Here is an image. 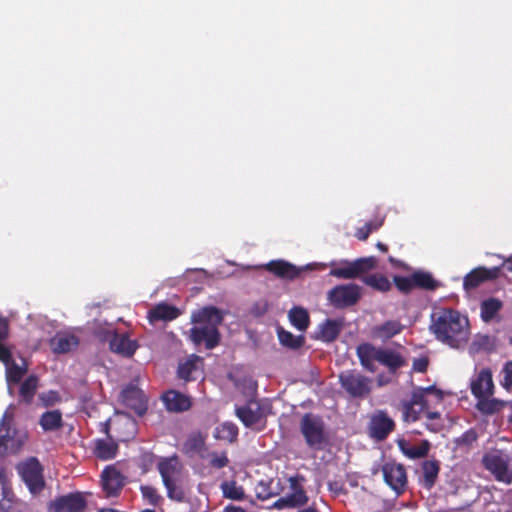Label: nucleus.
I'll return each instance as SVG.
<instances>
[{"mask_svg": "<svg viewBox=\"0 0 512 512\" xmlns=\"http://www.w3.org/2000/svg\"><path fill=\"white\" fill-rule=\"evenodd\" d=\"M165 408L170 412H184L192 405L191 398L176 390H168L162 396Z\"/></svg>", "mask_w": 512, "mask_h": 512, "instance_id": "obj_26", "label": "nucleus"}, {"mask_svg": "<svg viewBox=\"0 0 512 512\" xmlns=\"http://www.w3.org/2000/svg\"><path fill=\"white\" fill-rule=\"evenodd\" d=\"M39 386V378L36 375H29L21 384L19 389L20 400L26 405L33 402Z\"/></svg>", "mask_w": 512, "mask_h": 512, "instance_id": "obj_37", "label": "nucleus"}, {"mask_svg": "<svg viewBox=\"0 0 512 512\" xmlns=\"http://www.w3.org/2000/svg\"><path fill=\"white\" fill-rule=\"evenodd\" d=\"M270 408L269 404L250 399L245 405L237 406L235 414L245 427L262 431L266 427Z\"/></svg>", "mask_w": 512, "mask_h": 512, "instance_id": "obj_6", "label": "nucleus"}, {"mask_svg": "<svg viewBox=\"0 0 512 512\" xmlns=\"http://www.w3.org/2000/svg\"><path fill=\"white\" fill-rule=\"evenodd\" d=\"M379 364L386 367L390 374H396L399 369L407 366L408 363L400 351L381 347Z\"/></svg>", "mask_w": 512, "mask_h": 512, "instance_id": "obj_24", "label": "nucleus"}, {"mask_svg": "<svg viewBox=\"0 0 512 512\" xmlns=\"http://www.w3.org/2000/svg\"><path fill=\"white\" fill-rule=\"evenodd\" d=\"M126 477L114 466L109 465L101 473L102 489L106 497H118L125 486Z\"/></svg>", "mask_w": 512, "mask_h": 512, "instance_id": "obj_15", "label": "nucleus"}, {"mask_svg": "<svg viewBox=\"0 0 512 512\" xmlns=\"http://www.w3.org/2000/svg\"><path fill=\"white\" fill-rule=\"evenodd\" d=\"M500 275L499 267L486 268L479 266L471 270L463 279V288L469 292L487 281L494 280Z\"/></svg>", "mask_w": 512, "mask_h": 512, "instance_id": "obj_17", "label": "nucleus"}, {"mask_svg": "<svg viewBox=\"0 0 512 512\" xmlns=\"http://www.w3.org/2000/svg\"><path fill=\"white\" fill-rule=\"evenodd\" d=\"M361 297V288L356 284H341L333 287L327 294L329 303L343 309L355 305Z\"/></svg>", "mask_w": 512, "mask_h": 512, "instance_id": "obj_11", "label": "nucleus"}, {"mask_svg": "<svg viewBox=\"0 0 512 512\" xmlns=\"http://www.w3.org/2000/svg\"><path fill=\"white\" fill-rule=\"evenodd\" d=\"M203 359L195 354L190 355L185 361L180 362L177 369V375L185 382L194 381L200 371Z\"/></svg>", "mask_w": 512, "mask_h": 512, "instance_id": "obj_28", "label": "nucleus"}, {"mask_svg": "<svg viewBox=\"0 0 512 512\" xmlns=\"http://www.w3.org/2000/svg\"><path fill=\"white\" fill-rule=\"evenodd\" d=\"M223 497L226 499L241 501L245 498V491L235 480L224 481L220 485Z\"/></svg>", "mask_w": 512, "mask_h": 512, "instance_id": "obj_41", "label": "nucleus"}, {"mask_svg": "<svg viewBox=\"0 0 512 512\" xmlns=\"http://www.w3.org/2000/svg\"><path fill=\"white\" fill-rule=\"evenodd\" d=\"M205 448V439L200 433L191 434L183 445L186 454H198Z\"/></svg>", "mask_w": 512, "mask_h": 512, "instance_id": "obj_45", "label": "nucleus"}, {"mask_svg": "<svg viewBox=\"0 0 512 512\" xmlns=\"http://www.w3.org/2000/svg\"><path fill=\"white\" fill-rule=\"evenodd\" d=\"M424 414H425L427 420H429V421L440 419V413L437 411H431V408L426 410Z\"/></svg>", "mask_w": 512, "mask_h": 512, "instance_id": "obj_59", "label": "nucleus"}, {"mask_svg": "<svg viewBox=\"0 0 512 512\" xmlns=\"http://www.w3.org/2000/svg\"><path fill=\"white\" fill-rule=\"evenodd\" d=\"M400 451L409 459H421L428 455L431 449V443L428 440H422L420 444L414 445L409 441L401 439L397 442Z\"/></svg>", "mask_w": 512, "mask_h": 512, "instance_id": "obj_31", "label": "nucleus"}, {"mask_svg": "<svg viewBox=\"0 0 512 512\" xmlns=\"http://www.w3.org/2000/svg\"><path fill=\"white\" fill-rule=\"evenodd\" d=\"M23 482L33 495L39 494L45 487L43 467L37 458H30L18 466Z\"/></svg>", "mask_w": 512, "mask_h": 512, "instance_id": "obj_10", "label": "nucleus"}, {"mask_svg": "<svg viewBox=\"0 0 512 512\" xmlns=\"http://www.w3.org/2000/svg\"><path fill=\"white\" fill-rule=\"evenodd\" d=\"M278 339L280 343L290 349L296 350L302 347L305 343L303 335L295 336L291 332L286 331L282 327L277 329Z\"/></svg>", "mask_w": 512, "mask_h": 512, "instance_id": "obj_42", "label": "nucleus"}, {"mask_svg": "<svg viewBox=\"0 0 512 512\" xmlns=\"http://www.w3.org/2000/svg\"><path fill=\"white\" fill-rule=\"evenodd\" d=\"M274 479L260 480L256 487V497L260 500H268L276 495L278 491L272 487Z\"/></svg>", "mask_w": 512, "mask_h": 512, "instance_id": "obj_46", "label": "nucleus"}, {"mask_svg": "<svg viewBox=\"0 0 512 512\" xmlns=\"http://www.w3.org/2000/svg\"><path fill=\"white\" fill-rule=\"evenodd\" d=\"M502 373H503L502 385L505 388L512 387V360H510L504 364Z\"/></svg>", "mask_w": 512, "mask_h": 512, "instance_id": "obj_53", "label": "nucleus"}, {"mask_svg": "<svg viewBox=\"0 0 512 512\" xmlns=\"http://www.w3.org/2000/svg\"><path fill=\"white\" fill-rule=\"evenodd\" d=\"M140 491L147 504L153 507H158L162 504L163 497L160 495L157 488L151 485H141Z\"/></svg>", "mask_w": 512, "mask_h": 512, "instance_id": "obj_47", "label": "nucleus"}, {"mask_svg": "<svg viewBox=\"0 0 512 512\" xmlns=\"http://www.w3.org/2000/svg\"><path fill=\"white\" fill-rule=\"evenodd\" d=\"M477 399L476 408L483 414L491 415L499 412L504 406L505 402L491 398V396L475 397Z\"/></svg>", "mask_w": 512, "mask_h": 512, "instance_id": "obj_40", "label": "nucleus"}, {"mask_svg": "<svg viewBox=\"0 0 512 512\" xmlns=\"http://www.w3.org/2000/svg\"><path fill=\"white\" fill-rule=\"evenodd\" d=\"M157 469L167 490V497L171 500L182 502L185 498V493L179 485L183 470V465L179 458L176 455L163 458L158 462Z\"/></svg>", "mask_w": 512, "mask_h": 512, "instance_id": "obj_4", "label": "nucleus"}, {"mask_svg": "<svg viewBox=\"0 0 512 512\" xmlns=\"http://www.w3.org/2000/svg\"><path fill=\"white\" fill-rule=\"evenodd\" d=\"M12 415L4 413L0 422V446H7L8 441L13 438L11 435Z\"/></svg>", "mask_w": 512, "mask_h": 512, "instance_id": "obj_48", "label": "nucleus"}, {"mask_svg": "<svg viewBox=\"0 0 512 512\" xmlns=\"http://www.w3.org/2000/svg\"><path fill=\"white\" fill-rule=\"evenodd\" d=\"M180 315L177 307L167 303L157 304L149 311V320L154 323L156 321H172Z\"/></svg>", "mask_w": 512, "mask_h": 512, "instance_id": "obj_33", "label": "nucleus"}, {"mask_svg": "<svg viewBox=\"0 0 512 512\" xmlns=\"http://www.w3.org/2000/svg\"><path fill=\"white\" fill-rule=\"evenodd\" d=\"M0 362L5 365V378L9 385L19 384L28 371V365L17 364L12 358V350L9 346H0Z\"/></svg>", "mask_w": 512, "mask_h": 512, "instance_id": "obj_14", "label": "nucleus"}, {"mask_svg": "<svg viewBox=\"0 0 512 512\" xmlns=\"http://www.w3.org/2000/svg\"><path fill=\"white\" fill-rule=\"evenodd\" d=\"M104 431H105V433L108 434V431H109V423L108 422L104 423Z\"/></svg>", "mask_w": 512, "mask_h": 512, "instance_id": "obj_63", "label": "nucleus"}, {"mask_svg": "<svg viewBox=\"0 0 512 512\" xmlns=\"http://www.w3.org/2000/svg\"><path fill=\"white\" fill-rule=\"evenodd\" d=\"M291 324L299 331H305L310 324L308 311L300 306L293 307L288 314Z\"/></svg>", "mask_w": 512, "mask_h": 512, "instance_id": "obj_38", "label": "nucleus"}, {"mask_svg": "<svg viewBox=\"0 0 512 512\" xmlns=\"http://www.w3.org/2000/svg\"><path fill=\"white\" fill-rule=\"evenodd\" d=\"M80 340L77 336L67 332H57L53 336L49 345L54 354H66L75 350L79 346Z\"/></svg>", "mask_w": 512, "mask_h": 512, "instance_id": "obj_23", "label": "nucleus"}, {"mask_svg": "<svg viewBox=\"0 0 512 512\" xmlns=\"http://www.w3.org/2000/svg\"><path fill=\"white\" fill-rule=\"evenodd\" d=\"M482 465L498 482L512 484V458L503 450H491L482 457Z\"/></svg>", "mask_w": 512, "mask_h": 512, "instance_id": "obj_5", "label": "nucleus"}, {"mask_svg": "<svg viewBox=\"0 0 512 512\" xmlns=\"http://www.w3.org/2000/svg\"><path fill=\"white\" fill-rule=\"evenodd\" d=\"M299 479L303 480V477H290V488L292 493L280 497L275 503L274 507L277 509L284 508H296L305 505L308 502V497L303 487L299 483Z\"/></svg>", "mask_w": 512, "mask_h": 512, "instance_id": "obj_16", "label": "nucleus"}, {"mask_svg": "<svg viewBox=\"0 0 512 512\" xmlns=\"http://www.w3.org/2000/svg\"><path fill=\"white\" fill-rule=\"evenodd\" d=\"M86 507V499L80 492L59 496L51 504L54 512H84Z\"/></svg>", "mask_w": 512, "mask_h": 512, "instance_id": "obj_18", "label": "nucleus"}, {"mask_svg": "<svg viewBox=\"0 0 512 512\" xmlns=\"http://www.w3.org/2000/svg\"><path fill=\"white\" fill-rule=\"evenodd\" d=\"M238 436V427L232 422H224L216 427L214 437L219 440H225L229 443L236 441Z\"/></svg>", "mask_w": 512, "mask_h": 512, "instance_id": "obj_43", "label": "nucleus"}, {"mask_svg": "<svg viewBox=\"0 0 512 512\" xmlns=\"http://www.w3.org/2000/svg\"><path fill=\"white\" fill-rule=\"evenodd\" d=\"M265 269L281 279L293 280L300 275L301 270L284 260H272Z\"/></svg>", "mask_w": 512, "mask_h": 512, "instance_id": "obj_27", "label": "nucleus"}, {"mask_svg": "<svg viewBox=\"0 0 512 512\" xmlns=\"http://www.w3.org/2000/svg\"><path fill=\"white\" fill-rule=\"evenodd\" d=\"M412 280L415 288H420L427 291H434L440 283L435 280L431 273L424 271H417L412 274Z\"/></svg>", "mask_w": 512, "mask_h": 512, "instance_id": "obj_39", "label": "nucleus"}, {"mask_svg": "<svg viewBox=\"0 0 512 512\" xmlns=\"http://www.w3.org/2000/svg\"><path fill=\"white\" fill-rule=\"evenodd\" d=\"M427 428L433 432H436L439 430L440 425L434 426L433 424H427Z\"/></svg>", "mask_w": 512, "mask_h": 512, "instance_id": "obj_61", "label": "nucleus"}, {"mask_svg": "<svg viewBox=\"0 0 512 512\" xmlns=\"http://www.w3.org/2000/svg\"><path fill=\"white\" fill-rule=\"evenodd\" d=\"M478 438L477 433L473 430H467L464 432L458 439L457 444L458 445H466L470 446L472 443H474Z\"/></svg>", "mask_w": 512, "mask_h": 512, "instance_id": "obj_52", "label": "nucleus"}, {"mask_svg": "<svg viewBox=\"0 0 512 512\" xmlns=\"http://www.w3.org/2000/svg\"><path fill=\"white\" fill-rule=\"evenodd\" d=\"M503 308V302L495 297H490L480 303V317L483 322L490 323Z\"/></svg>", "mask_w": 512, "mask_h": 512, "instance_id": "obj_35", "label": "nucleus"}, {"mask_svg": "<svg viewBox=\"0 0 512 512\" xmlns=\"http://www.w3.org/2000/svg\"><path fill=\"white\" fill-rule=\"evenodd\" d=\"M41 428L47 431H56L63 427V417L60 410H50L44 412L39 419Z\"/></svg>", "mask_w": 512, "mask_h": 512, "instance_id": "obj_36", "label": "nucleus"}, {"mask_svg": "<svg viewBox=\"0 0 512 512\" xmlns=\"http://www.w3.org/2000/svg\"><path fill=\"white\" fill-rule=\"evenodd\" d=\"M344 327V319H326L319 324L318 330L315 334V339L321 340L326 343L335 341L340 335Z\"/></svg>", "mask_w": 512, "mask_h": 512, "instance_id": "obj_25", "label": "nucleus"}, {"mask_svg": "<svg viewBox=\"0 0 512 512\" xmlns=\"http://www.w3.org/2000/svg\"><path fill=\"white\" fill-rule=\"evenodd\" d=\"M428 365H429L428 358L427 357H420V358L414 359L412 368L416 372L423 373V372H426V370L428 368Z\"/></svg>", "mask_w": 512, "mask_h": 512, "instance_id": "obj_55", "label": "nucleus"}, {"mask_svg": "<svg viewBox=\"0 0 512 512\" xmlns=\"http://www.w3.org/2000/svg\"><path fill=\"white\" fill-rule=\"evenodd\" d=\"M429 329L436 340L453 349L463 348L471 333L468 317L452 308H441L434 312Z\"/></svg>", "mask_w": 512, "mask_h": 512, "instance_id": "obj_1", "label": "nucleus"}, {"mask_svg": "<svg viewBox=\"0 0 512 512\" xmlns=\"http://www.w3.org/2000/svg\"><path fill=\"white\" fill-rule=\"evenodd\" d=\"M377 266L374 256L358 258L354 261H344L342 266L330 270L329 275L339 279H355Z\"/></svg>", "mask_w": 512, "mask_h": 512, "instance_id": "obj_9", "label": "nucleus"}, {"mask_svg": "<svg viewBox=\"0 0 512 512\" xmlns=\"http://www.w3.org/2000/svg\"><path fill=\"white\" fill-rule=\"evenodd\" d=\"M383 222H384L383 219H375V220L368 221L367 223H365V225H366V227L369 228L370 233H373V232L377 231L383 225Z\"/></svg>", "mask_w": 512, "mask_h": 512, "instance_id": "obj_57", "label": "nucleus"}, {"mask_svg": "<svg viewBox=\"0 0 512 512\" xmlns=\"http://www.w3.org/2000/svg\"><path fill=\"white\" fill-rule=\"evenodd\" d=\"M223 312L214 306H205L191 315L194 326L189 330V340L195 345L204 344L207 350L216 348L221 341L219 325L223 322Z\"/></svg>", "mask_w": 512, "mask_h": 512, "instance_id": "obj_2", "label": "nucleus"}, {"mask_svg": "<svg viewBox=\"0 0 512 512\" xmlns=\"http://www.w3.org/2000/svg\"><path fill=\"white\" fill-rule=\"evenodd\" d=\"M381 347H376L371 343L359 344L356 348V355L359 359L362 368L370 373H375L377 366L375 362L379 363Z\"/></svg>", "mask_w": 512, "mask_h": 512, "instance_id": "obj_22", "label": "nucleus"}, {"mask_svg": "<svg viewBox=\"0 0 512 512\" xmlns=\"http://www.w3.org/2000/svg\"><path fill=\"white\" fill-rule=\"evenodd\" d=\"M442 400V391L434 385L414 388L411 397L400 402L403 421L408 423L418 421L426 410L430 409L433 404H440Z\"/></svg>", "mask_w": 512, "mask_h": 512, "instance_id": "obj_3", "label": "nucleus"}, {"mask_svg": "<svg viewBox=\"0 0 512 512\" xmlns=\"http://www.w3.org/2000/svg\"><path fill=\"white\" fill-rule=\"evenodd\" d=\"M300 431L311 449L320 450L326 442L323 419L313 413H305L300 421Z\"/></svg>", "mask_w": 512, "mask_h": 512, "instance_id": "obj_8", "label": "nucleus"}, {"mask_svg": "<svg viewBox=\"0 0 512 512\" xmlns=\"http://www.w3.org/2000/svg\"><path fill=\"white\" fill-rule=\"evenodd\" d=\"M440 472V461L436 459L424 460L421 463V485L430 490L438 479Z\"/></svg>", "mask_w": 512, "mask_h": 512, "instance_id": "obj_30", "label": "nucleus"}, {"mask_svg": "<svg viewBox=\"0 0 512 512\" xmlns=\"http://www.w3.org/2000/svg\"><path fill=\"white\" fill-rule=\"evenodd\" d=\"M377 381H378V385L379 386H382L384 384L383 379H382L381 376L378 377Z\"/></svg>", "mask_w": 512, "mask_h": 512, "instance_id": "obj_64", "label": "nucleus"}, {"mask_svg": "<svg viewBox=\"0 0 512 512\" xmlns=\"http://www.w3.org/2000/svg\"><path fill=\"white\" fill-rule=\"evenodd\" d=\"M39 400L44 407H52L61 402L60 394L55 390L43 392L39 395Z\"/></svg>", "mask_w": 512, "mask_h": 512, "instance_id": "obj_50", "label": "nucleus"}, {"mask_svg": "<svg viewBox=\"0 0 512 512\" xmlns=\"http://www.w3.org/2000/svg\"><path fill=\"white\" fill-rule=\"evenodd\" d=\"M339 383L351 398L366 399L372 392L373 380L357 370L342 371Z\"/></svg>", "mask_w": 512, "mask_h": 512, "instance_id": "obj_7", "label": "nucleus"}, {"mask_svg": "<svg viewBox=\"0 0 512 512\" xmlns=\"http://www.w3.org/2000/svg\"><path fill=\"white\" fill-rule=\"evenodd\" d=\"M494 389L492 371L487 367L482 368L470 383V390L474 397L492 396Z\"/></svg>", "mask_w": 512, "mask_h": 512, "instance_id": "obj_20", "label": "nucleus"}, {"mask_svg": "<svg viewBox=\"0 0 512 512\" xmlns=\"http://www.w3.org/2000/svg\"><path fill=\"white\" fill-rule=\"evenodd\" d=\"M329 489L335 493H342L344 491L343 485L338 481L329 482Z\"/></svg>", "mask_w": 512, "mask_h": 512, "instance_id": "obj_58", "label": "nucleus"}, {"mask_svg": "<svg viewBox=\"0 0 512 512\" xmlns=\"http://www.w3.org/2000/svg\"><path fill=\"white\" fill-rule=\"evenodd\" d=\"M497 343L496 338L488 334L478 333L474 336L472 342L469 345V353L476 355L480 352L491 353L496 350Z\"/></svg>", "mask_w": 512, "mask_h": 512, "instance_id": "obj_32", "label": "nucleus"}, {"mask_svg": "<svg viewBox=\"0 0 512 512\" xmlns=\"http://www.w3.org/2000/svg\"><path fill=\"white\" fill-rule=\"evenodd\" d=\"M118 444L110 439L95 440L94 455L100 460H111L116 457Z\"/></svg>", "mask_w": 512, "mask_h": 512, "instance_id": "obj_34", "label": "nucleus"}, {"mask_svg": "<svg viewBox=\"0 0 512 512\" xmlns=\"http://www.w3.org/2000/svg\"><path fill=\"white\" fill-rule=\"evenodd\" d=\"M370 234L369 228L364 225L356 230L355 237L360 241H366Z\"/></svg>", "mask_w": 512, "mask_h": 512, "instance_id": "obj_56", "label": "nucleus"}, {"mask_svg": "<svg viewBox=\"0 0 512 512\" xmlns=\"http://www.w3.org/2000/svg\"><path fill=\"white\" fill-rule=\"evenodd\" d=\"M382 473L385 483L393 490L397 495H401L405 492L407 487V473L404 465L388 462L382 466Z\"/></svg>", "mask_w": 512, "mask_h": 512, "instance_id": "obj_13", "label": "nucleus"}, {"mask_svg": "<svg viewBox=\"0 0 512 512\" xmlns=\"http://www.w3.org/2000/svg\"><path fill=\"white\" fill-rule=\"evenodd\" d=\"M376 247L383 253H386L388 251V246L380 241L376 243Z\"/></svg>", "mask_w": 512, "mask_h": 512, "instance_id": "obj_60", "label": "nucleus"}, {"mask_svg": "<svg viewBox=\"0 0 512 512\" xmlns=\"http://www.w3.org/2000/svg\"><path fill=\"white\" fill-rule=\"evenodd\" d=\"M210 457V466L216 469L224 468L229 463V459L227 457L226 452H222L221 454L213 452L210 454Z\"/></svg>", "mask_w": 512, "mask_h": 512, "instance_id": "obj_51", "label": "nucleus"}, {"mask_svg": "<svg viewBox=\"0 0 512 512\" xmlns=\"http://www.w3.org/2000/svg\"><path fill=\"white\" fill-rule=\"evenodd\" d=\"M395 286L402 293L411 292L415 286L413 284L412 275L411 276H394Z\"/></svg>", "mask_w": 512, "mask_h": 512, "instance_id": "obj_49", "label": "nucleus"}, {"mask_svg": "<svg viewBox=\"0 0 512 512\" xmlns=\"http://www.w3.org/2000/svg\"><path fill=\"white\" fill-rule=\"evenodd\" d=\"M9 337V321L6 317L0 315V346H7L5 341Z\"/></svg>", "mask_w": 512, "mask_h": 512, "instance_id": "obj_54", "label": "nucleus"}, {"mask_svg": "<svg viewBox=\"0 0 512 512\" xmlns=\"http://www.w3.org/2000/svg\"><path fill=\"white\" fill-rule=\"evenodd\" d=\"M297 512H318V510L314 507H308Z\"/></svg>", "mask_w": 512, "mask_h": 512, "instance_id": "obj_62", "label": "nucleus"}, {"mask_svg": "<svg viewBox=\"0 0 512 512\" xmlns=\"http://www.w3.org/2000/svg\"><path fill=\"white\" fill-rule=\"evenodd\" d=\"M395 421L384 410H376L368 423V434L376 441H384L395 430Z\"/></svg>", "mask_w": 512, "mask_h": 512, "instance_id": "obj_12", "label": "nucleus"}, {"mask_svg": "<svg viewBox=\"0 0 512 512\" xmlns=\"http://www.w3.org/2000/svg\"><path fill=\"white\" fill-rule=\"evenodd\" d=\"M404 329V325L398 320H388L380 325L371 328V336L383 342L400 334Z\"/></svg>", "mask_w": 512, "mask_h": 512, "instance_id": "obj_29", "label": "nucleus"}, {"mask_svg": "<svg viewBox=\"0 0 512 512\" xmlns=\"http://www.w3.org/2000/svg\"><path fill=\"white\" fill-rule=\"evenodd\" d=\"M122 403L133 410L137 415L142 416L147 410V401L143 392L134 385H129L121 391Z\"/></svg>", "mask_w": 512, "mask_h": 512, "instance_id": "obj_19", "label": "nucleus"}, {"mask_svg": "<svg viewBox=\"0 0 512 512\" xmlns=\"http://www.w3.org/2000/svg\"><path fill=\"white\" fill-rule=\"evenodd\" d=\"M362 281L367 286H369L377 291H380V292H387L391 289V283H390L389 279L383 274H379V273L370 274V275L363 277Z\"/></svg>", "mask_w": 512, "mask_h": 512, "instance_id": "obj_44", "label": "nucleus"}, {"mask_svg": "<svg viewBox=\"0 0 512 512\" xmlns=\"http://www.w3.org/2000/svg\"><path fill=\"white\" fill-rule=\"evenodd\" d=\"M104 339L109 340L111 351L125 357H131L138 347L136 342L130 340L126 334L107 331Z\"/></svg>", "mask_w": 512, "mask_h": 512, "instance_id": "obj_21", "label": "nucleus"}]
</instances>
